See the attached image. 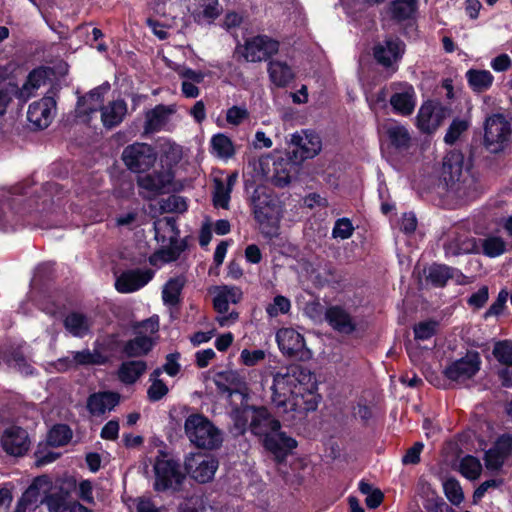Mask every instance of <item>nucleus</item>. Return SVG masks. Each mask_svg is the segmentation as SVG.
<instances>
[{
    "mask_svg": "<svg viewBox=\"0 0 512 512\" xmlns=\"http://www.w3.org/2000/svg\"><path fill=\"white\" fill-rule=\"evenodd\" d=\"M316 381L310 371L292 367L286 372L275 374L272 386V401L284 412L304 410L317 407Z\"/></svg>",
    "mask_w": 512,
    "mask_h": 512,
    "instance_id": "1",
    "label": "nucleus"
},
{
    "mask_svg": "<svg viewBox=\"0 0 512 512\" xmlns=\"http://www.w3.org/2000/svg\"><path fill=\"white\" fill-rule=\"evenodd\" d=\"M443 178L450 191L459 198L476 197L477 184L468 170H463V155L459 152L447 154L443 161Z\"/></svg>",
    "mask_w": 512,
    "mask_h": 512,
    "instance_id": "2",
    "label": "nucleus"
},
{
    "mask_svg": "<svg viewBox=\"0 0 512 512\" xmlns=\"http://www.w3.org/2000/svg\"><path fill=\"white\" fill-rule=\"evenodd\" d=\"M184 432L190 443L199 449L215 450L223 442L222 431L203 414H190L185 419Z\"/></svg>",
    "mask_w": 512,
    "mask_h": 512,
    "instance_id": "3",
    "label": "nucleus"
},
{
    "mask_svg": "<svg viewBox=\"0 0 512 512\" xmlns=\"http://www.w3.org/2000/svg\"><path fill=\"white\" fill-rule=\"evenodd\" d=\"M512 142V122L502 113L488 116L484 122L483 144L491 153L504 151Z\"/></svg>",
    "mask_w": 512,
    "mask_h": 512,
    "instance_id": "4",
    "label": "nucleus"
},
{
    "mask_svg": "<svg viewBox=\"0 0 512 512\" xmlns=\"http://www.w3.org/2000/svg\"><path fill=\"white\" fill-rule=\"evenodd\" d=\"M158 329V321L151 318L144 320L135 327V336L123 343L121 352L127 358L147 355L155 344L154 335Z\"/></svg>",
    "mask_w": 512,
    "mask_h": 512,
    "instance_id": "5",
    "label": "nucleus"
},
{
    "mask_svg": "<svg viewBox=\"0 0 512 512\" xmlns=\"http://www.w3.org/2000/svg\"><path fill=\"white\" fill-rule=\"evenodd\" d=\"M242 297L241 289L236 286H219L215 288L213 306L219 314L216 321L221 327L229 326L236 322L239 314L235 311L229 312V305L239 303Z\"/></svg>",
    "mask_w": 512,
    "mask_h": 512,
    "instance_id": "6",
    "label": "nucleus"
},
{
    "mask_svg": "<svg viewBox=\"0 0 512 512\" xmlns=\"http://www.w3.org/2000/svg\"><path fill=\"white\" fill-rule=\"evenodd\" d=\"M121 158L130 171L143 173L153 167L157 153L151 145L136 142L124 148Z\"/></svg>",
    "mask_w": 512,
    "mask_h": 512,
    "instance_id": "7",
    "label": "nucleus"
},
{
    "mask_svg": "<svg viewBox=\"0 0 512 512\" xmlns=\"http://www.w3.org/2000/svg\"><path fill=\"white\" fill-rule=\"evenodd\" d=\"M253 212L261 233L268 238L276 237L280 221L277 205L268 197H257L253 200Z\"/></svg>",
    "mask_w": 512,
    "mask_h": 512,
    "instance_id": "8",
    "label": "nucleus"
},
{
    "mask_svg": "<svg viewBox=\"0 0 512 512\" xmlns=\"http://www.w3.org/2000/svg\"><path fill=\"white\" fill-rule=\"evenodd\" d=\"M187 474L200 484L211 482L219 467L218 460L211 455L192 453L184 462Z\"/></svg>",
    "mask_w": 512,
    "mask_h": 512,
    "instance_id": "9",
    "label": "nucleus"
},
{
    "mask_svg": "<svg viewBox=\"0 0 512 512\" xmlns=\"http://www.w3.org/2000/svg\"><path fill=\"white\" fill-rule=\"evenodd\" d=\"M237 49L247 62H262L278 52L279 42L266 35H258L247 39Z\"/></svg>",
    "mask_w": 512,
    "mask_h": 512,
    "instance_id": "10",
    "label": "nucleus"
},
{
    "mask_svg": "<svg viewBox=\"0 0 512 512\" xmlns=\"http://www.w3.org/2000/svg\"><path fill=\"white\" fill-rule=\"evenodd\" d=\"M481 358L478 352H468L464 357L449 364L444 375L451 381L464 382L480 370Z\"/></svg>",
    "mask_w": 512,
    "mask_h": 512,
    "instance_id": "11",
    "label": "nucleus"
},
{
    "mask_svg": "<svg viewBox=\"0 0 512 512\" xmlns=\"http://www.w3.org/2000/svg\"><path fill=\"white\" fill-rule=\"evenodd\" d=\"M290 144L295 148L292 151L295 161L310 159L319 154L322 148L320 137L310 131H301L291 136Z\"/></svg>",
    "mask_w": 512,
    "mask_h": 512,
    "instance_id": "12",
    "label": "nucleus"
},
{
    "mask_svg": "<svg viewBox=\"0 0 512 512\" xmlns=\"http://www.w3.org/2000/svg\"><path fill=\"white\" fill-rule=\"evenodd\" d=\"M154 469L156 476L154 488L157 491L176 490L184 479V475L172 461L159 460Z\"/></svg>",
    "mask_w": 512,
    "mask_h": 512,
    "instance_id": "13",
    "label": "nucleus"
},
{
    "mask_svg": "<svg viewBox=\"0 0 512 512\" xmlns=\"http://www.w3.org/2000/svg\"><path fill=\"white\" fill-rule=\"evenodd\" d=\"M52 481L48 476H39L33 480L31 485L23 493L16 512H25L36 506L38 502L43 503L48 493L51 492Z\"/></svg>",
    "mask_w": 512,
    "mask_h": 512,
    "instance_id": "14",
    "label": "nucleus"
},
{
    "mask_svg": "<svg viewBox=\"0 0 512 512\" xmlns=\"http://www.w3.org/2000/svg\"><path fill=\"white\" fill-rule=\"evenodd\" d=\"M276 341L284 355L304 359L308 351L305 349L304 337L293 328H281L276 333Z\"/></svg>",
    "mask_w": 512,
    "mask_h": 512,
    "instance_id": "15",
    "label": "nucleus"
},
{
    "mask_svg": "<svg viewBox=\"0 0 512 512\" xmlns=\"http://www.w3.org/2000/svg\"><path fill=\"white\" fill-rule=\"evenodd\" d=\"M405 51V44L397 37H388L373 48V55L378 64L389 68L398 62Z\"/></svg>",
    "mask_w": 512,
    "mask_h": 512,
    "instance_id": "16",
    "label": "nucleus"
},
{
    "mask_svg": "<svg viewBox=\"0 0 512 512\" xmlns=\"http://www.w3.org/2000/svg\"><path fill=\"white\" fill-rule=\"evenodd\" d=\"M393 94L390 97V104L395 113L408 116L411 115L416 106L415 91L411 84H391Z\"/></svg>",
    "mask_w": 512,
    "mask_h": 512,
    "instance_id": "17",
    "label": "nucleus"
},
{
    "mask_svg": "<svg viewBox=\"0 0 512 512\" xmlns=\"http://www.w3.org/2000/svg\"><path fill=\"white\" fill-rule=\"evenodd\" d=\"M1 445L7 454L22 456L30 447L28 433L21 427L10 426L2 433Z\"/></svg>",
    "mask_w": 512,
    "mask_h": 512,
    "instance_id": "18",
    "label": "nucleus"
},
{
    "mask_svg": "<svg viewBox=\"0 0 512 512\" xmlns=\"http://www.w3.org/2000/svg\"><path fill=\"white\" fill-rule=\"evenodd\" d=\"M56 102L53 97H43L39 101L30 104L27 112V118L35 127L47 128L55 114Z\"/></svg>",
    "mask_w": 512,
    "mask_h": 512,
    "instance_id": "19",
    "label": "nucleus"
},
{
    "mask_svg": "<svg viewBox=\"0 0 512 512\" xmlns=\"http://www.w3.org/2000/svg\"><path fill=\"white\" fill-rule=\"evenodd\" d=\"M150 269H132L122 272L116 279L115 288L120 293H132L144 287L152 278Z\"/></svg>",
    "mask_w": 512,
    "mask_h": 512,
    "instance_id": "20",
    "label": "nucleus"
},
{
    "mask_svg": "<svg viewBox=\"0 0 512 512\" xmlns=\"http://www.w3.org/2000/svg\"><path fill=\"white\" fill-rule=\"evenodd\" d=\"M263 445L274 455L277 462H282L297 447V442L282 432L281 428H277L271 435L263 439Z\"/></svg>",
    "mask_w": 512,
    "mask_h": 512,
    "instance_id": "21",
    "label": "nucleus"
},
{
    "mask_svg": "<svg viewBox=\"0 0 512 512\" xmlns=\"http://www.w3.org/2000/svg\"><path fill=\"white\" fill-rule=\"evenodd\" d=\"M173 181V174L169 170L154 171L137 178L139 188L147 192V197L165 192Z\"/></svg>",
    "mask_w": 512,
    "mask_h": 512,
    "instance_id": "22",
    "label": "nucleus"
},
{
    "mask_svg": "<svg viewBox=\"0 0 512 512\" xmlns=\"http://www.w3.org/2000/svg\"><path fill=\"white\" fill-rule=\"evenodd\" d=\"M176 112L174 105H156L145 114L144 132L152 134L161 131Z\"/></svg>",
    "mask_w": 512,
    "mask_h": 512,
    "instance_id": "23",
    "label": "nucleus"
},
{
    "mask_svg": "<svg viewBox=\"0 0 512 512\" xmlns=\"http://www.w3.org/2000/svg\"><path fill=\"white\" fill-rule=\"evenodd\" d=\"M107 362V357L98 350L85 349L72 352V357H65L58 360L59 368L70 369L78 366L103 365Z\"/></svg>",
    "mask_w": 512,
    "mask_h": 512,
    "instance_id": "24",
    "label": "nucleus"
},
{
    "mask_svg": "<svg viewBox=\"0 0 512 512\" xmlns=\"http://www.w3.org/2000/svg\"><path fill=\"white\" fill-rule=\"evenodd\" d=\"M443 118V109L432 102H427L419 109L417 125L422 132L432 133L442 124Z\"/></svg>",
    "mask_w": 512,
    "mask_h": 512,
    "instance_id": "25",
    "label": "nucleus"
},
{
    "mask_svg": "<svg viewBox=\"0 0 512 512\" xmlns=\"http://www.w3.org/2000/svg\"><path fill=\"white\" fill-rule=\"evenodd\" d=\"M120 401V395L112 391L91 394L86 403L87 410L92 416H102L114 409Z\"/></svg>",
    "mask_w": 512,
    "mask_h": 512,
    "instance_id": "26",
    "label": "nucleus"
},
{
    "mask_svg": "<svg viewBox=\"0 0 512 512\" xmlns=\"http://www.w3.org/2000/svg\"><path fill=\"white\" fill-rule=\"evenodd\" d=\"M492 353L497 361L505 366L499 373L503 386L512 387V341L495 343Z\"/></svg>",
    "mask_w": 512,
    "mask_h": 512,
    "instance_id": "27",
    "label": "nucleus"
},
{
    "mask_svg": "<svg viewBox=\"0 0 512 512\" xmlns=\"http://www.w3.org/2000/svg\"><path fill=\"white\" fill-rule=\"evenodd\" d=\"M382 131L395 149L407 150L410 147L411 135L404 125L396 121L387 122L382 125Z\"/></svg>",
    "mask_w": 512,
    "mask_h": 512,
    "instance_id": "28",
    "label": "nucleus"
},
{
    "mask_svg": "<svg viewBox=\"0 0 512 512\" xmlns=\"http://www.w3.org/2000/svg\"><path fill=\"white\" fill-rule=\"evenodd\" d=\"M325 319L336 331L344 334L352 333L356 325L351 315L341 306H331L325 312Z\"/></svg>",
    "mask_w": 512,
    "mask_h": 512,
    "instance_id": "29",
    "label": "nucleus"
},
{
    "mask_svg": "<svg viewBox=\"0 0 512 512\" xmlns=\"http://www.w3.org/2000/svg\"><path fill=\"white\" fill-rule=\"evenodd\" d=\"M277 428H281L280 422L273 418L265 408L255 411L250 424L253 434L264 439L276 431Z\"/></svg>",
    "mask_w": 512,
    "mask_h": 512,
    "instance_id": "30",
    "label": "nucleus"
},
{
    "mask_svg": "<svg viewBox=\"0 0 512 512\" xmlns=\"http://www.w3.org/2000/svg\"><path fill=\"white\" fill-rule=\"evenodd\" d=\"M444 247L446 254L451 256L478 251L475 239L470 237L467 233L452 235Z\"/></svg>",
    "mask_w": 512,
    "mask_h": 512,
    "instance_id": "31",
    "label": "nucleus"
},
{
    "mask_svg": "<svg viewBox=\"0 0 512 512\" xmlns=\"http://www.w3.org/2000/svg\"><path fill=\"white\" fill-rule=\"evenodd\" d=\"M147 364L143 360H128L121 363L117 371V377L125 385L136 383L146 372Z\"/></svg>",
    "mask_w": 512,
    "mask_h": 512,
    "instance_id": "32",
    "label": "nucleus"
},
{
    "mask_svg": "<svg viewBox=\"0 0 512 512\" xmlns=\"http://www.w3.org/2000/svg\"><path fill=\"white\" fill-rule=\"evenodd\" d=\"M267 71L270 81L277 87H286L295 78V73L292 67L284 61H270L268 63Z\"/></svg>",
    "mask_w": 512,
    "mask_h": 512,
    "instance_id": "33",
    "label": "nucleus"
},
{
    "mask_svg": "<svg viewBox=\"0 0 512 512\" xmlns=\"http://www.w3.org/2000/svg\"><path fill=\"white\" fill-rule=\"evenodd\" d=\"M127 113V104L123 100H116L101 108V120L106 128L119 125Z\"/></svg>",
    "mask_w": 512,
    "mask_h": 512,
    "instance_id": "34",
    "label": "nucleus"
},
{
    "mask_svg": "<svg viewBox=\"0 0 512 512\" xmlns=\"http://www.w3.org/2000/svg\"><path fill=\"white\" fill-rule=\"evenodd\" d=\"M237 175H229L225 181L216 178L214 180V192H213V203L215 207L223 209L229 208V202L231 198V192L236 182Z\"/></svg>",
    "mask_w": 512,
    "mask_h": 512,
    "instance_id": "35",
    "label": "nucleus"
},
{
    "mask_svg": "<svg viewBox=\"0 0 512 512\" xmlns=\"http://www.w3.org/2000/svg\"><path fill=\"white\" fill-rule=\"evenodd\" d=\"M466 79L470 88L477 93L490 89L494 77L488 70L470 69L466 72Z\"/></svg>",
    "mask_w": 512,
    "mask_h": 512,
    "instance_id": "36",
    "label": "nucleus"
},
{
    "mask_svg": "<svg viewBox=\"0 0 512 512\" xmlns=\"http://www.w3.org/2000/svg\"><path fill=\"white\" fill-rule=\"evenodd\" d=\"M90 319L82 313L72 312L64 319V327L75 337H83L91 328Z\"/></svg>",
    "mask_w": 512,
    "mask_h": 512,
    "instance_id": "37",
    "label": "nucleus"
},
{
    "mask_svg": "<svg viewBox=\"0 0 512 512\" xmlns=\"http://www.w3.org/2000/svg\"><path fill=\"white\" fill-rule=\"evenodd\" d=\"M214 382L219 390L230 394L239 391L243 385L242 378L233 370L218 372L214 377Z\"/></svg>",
    "mask_w": 512,
    "mask_h": 512,
    "instance_id": "38",
    "label": "nucleus"
},
{
    "mask_svg": "<svg viewBox=\"0 0 512 512\" xmlns=\"http://www.w3.org/2000/svg\"><path fill=\"white\" fill-rule=\"evenodd\" d=\"M46 81V72L43 69H35L29 73L27 81L19 88V100L26 102L34 94V91Z\"/></svg>",
    "mask_w": 512,
    "mask_h": 512,
    "instance_id": "39",
    "label": "nucleus"
},
{
    "mask_svg": "<svg viewBox=\"0 0 512 512\" xmlns=\"http://www.w3.org/2000/svg\"><path fill=\"white\" fill-rule=\"evenodd\" d=\"M185 285V278L177 276L171 278L163 287L162 299L163 302L170 306H175L180 301V294Z\"/></svg>",
    "mask_w": 512,
    "mask_h": 512,
    "instance_id": "40",
    "label": "nucleus"
},
{
    "mask_svg": "<svg viewBox=\"0 0 512 512\" xmlns=\"http://www.w3.org/2000/svg\"><path fill=\"white\" fill-rule=\"evenodd\" d=\"M104 97L102 88L98 87L84 96L78 104L80 114L90 115L102 108Z\"/></svg>",
    "mask_w": 512,
    "mask_h": 512,
    "instance_id": "41",
    "label": "nucleus"
},
{
    "mask_svg": "<svg viewBox=\"0 0 512 512\" xmlns=\"http://www.w3.org/2000/svg\"><path fill=\"white\" fill-rule=\"evenodd\" d=\"M417 9V0H395L390 5L393 19L404 21L411 18Z\"/></svg>",
    "mask_w": 512,
    "mask_h": 512,
    "instance_id": "42",
    "label": "nucleus"
},
{
    "mask_svg": "<svg viewBox=\"0 0 512 512\" xmlns=\"http://www.w3.org/2000/svg\"><path fill=\"white\" fill-rule=\"evenodd\" d=\"M211 147L213 153L222 159L231 158L235 154V148L232 140L222 134H216L211 139Z\"/></svg>",
    "mask_w": 512,
    "mask_h": 512,
    "instance_id": "43",
    "label": "nucleus"
},
{
    "mask_svg": "<svg viewBox=\"0 0 512 512\" xmlns=\"http://www.w3.org/2000/svg\"><path fill=\"white\" fill-rule=\"evenodd\" d=\"M19 99V87L13 81L0 83V117L6 113L13 98Z\"/></svg>",
    "mask_w": 512,
    "mask_h": 512,
    "instance_id": "44",
    "label": "nucleus"
},
{
    "mask_svg": "<svg viewBox=\"0 0 512 512\" xmlns=\"http://www.w3.org/2000/svg\"><path fill=\"white\" fill-rule=\"evenodd\" d=\"M451 277V269L445 265L433 264L427 270V280L435 286H444Z\"/></svg>",
    "mask_w": 512,
    "mask_h": 512,
    "instance_id": "45",
    "label": "nucleus"
},
{
    "mask_svg": "<svg viewBox=\"0 0 512 512\" xmlns=\"http://www.w3.org/2000/svg\"><path fill=\"white\" fill-rule=\"evenodd\" d=\"M160 374V369L154 370L151 374L152 383L147 390V396L148 399L153 402L161 400L169 391L167 385L162 380L158 379Z\"/></svg>",
    "mask_w": 512,
    "mask_h": 512,
    "instance_id": "46",
    "label": "nucleus"
},
{
    "mask_svg": "<svg viewBox=\"0 0 512 512\" xmlns=\"http://www.w3.org/2000/svg\"><path fill=\"white\" fill-rule=\"evenodd\" d=\"M483 254L494 258L502 255L506 251V242L498 236H488L481 243Z\"/></svg>",
    "mask_w": 512,
    "mask_h": 512,
    "instance_id": "47",
    "label": "nucleus"
},
{
    "mask_svg": "<svg viewBox=\"0 0 512 512\" xmlns=\"http://www.w3.org/2000/svg\"><path fill=\"white\" fill-rule=\"evenodd\" d=\"M72 437L71 429L67 425H55L48 434L49 445L59 447L67 444Z\"/></svg>",
    "mask_w": 512,
    "mask_h": 512,
    "instance_id": "48",
    "label": "nucleus"
},
{
    "mask_svg": "<svg viewBox=\"0 0 512 512\" xmlns=\"http://www.w3.org/2000/svg\"><path fill=\"white\" fill-rule=\"evenodd\" d=\"M196 14L208 21H212L220 14L218 0H195Z\"/></svg>",
    "mask_w": 512,
    "mask_h": 512,
    "instance_id": "49",
    "label": "nucleus"
},
{
    "mask_svg": "<svg viewBox=\"0 0 512 512\" xmlns=\"http://www.w3.org/2000/svg\"><path fill=\"white\" fill-rule=\"evenodd\" d=\"M482 471L480 461L473 456H466L460 462V472L468 479H477Z\"/></svg>",
    "mask_w": 512,
    "mask_h": 512,
    "instance_id": "50",
    "label": "nucleus"
},
{
    "mask_svg": "<svg viewBox=\"0 0 512 512\" xmlns=\"http://www.w3.org/2000/svg\"><path fill=\"white\" fill-rule=\"evenodd\" d=\"M443 489L445 496L453 505H460L464 500L463 490L456 479H447L443 484Z\"/></svg>",
    "mask_w": 512,
    "mask_h": 512,
    "instance_id": "51",
    "label": "nucleus"
},
{
    "mask_svg": "<svg viewBox=\"0 0 512 512\" xmlns=\"http://www.w3.org/2000/svg\"><path fill=\"white\" fill-rule=\"evenodd\" d=\"M290 308V300L282 295H278L274 297L273 302L266 307V312L270 317H277L279 314L288 313Z\"/></svg>",
    "mask_w": 512,
    "mask_h": 512,
    "instance_id": "52",
    "label": "nucleus"
},
{
    "mask_svg": "<svg viewBox=\"0 0 512 512\" xmlns=\"http://www.w3.org/2000/svg\"><path fill=\"white\" fill-rule=\"evenodd\" d=\"M438 323L436 321H424L414 326V335L417 340H427L435 335Z\"/></svg>",
    "mask_w": 512,
    "mask_h": 512,
    "instance_id": "53",
    "label": "nucleus"
},
{
    "mask_svg": "<svg viewBox=\"0 0 512 512\" xmlns=\"http://www.w3.org/2000/svg\"><path fill=\"white\" fill-rule=\"evenodd\" d=\"M468 128V122L465 120H454L448 128V131L444 137V141L447 144H454L460 137V135Z\"/></svg>",
    "mask_w": 512,
    "mask_h": 512,
    "instance_id": "54",
    "label": "nucleus"
},
{
    "mask_svg": "<svg viewBox=\"0 0 512 512\" xmlns=\"http://www.w3.org/2000/svg\"><path fill=\"white\" fill-rule=\"evenodd\" d=\"M354 227L348 218H341L335 222L332 235L334 238L348 239L352 236Z\"/></svg>",
    "mask_w": 512,
    "mask_h": 512,
    "instance_id": "55",
    "label": "nucleus"
},
{
    "mask_svg": "<svg viewBox=\"0 0 512 512\" xmlns=\"http://www.w3.org/2000/svg\"><path fill=\"white\" fill-rule=\"evenodd\" d=\"M288 166H291L290 163H282L279 162L275 164V172H274V183L279 187H284L291 182V175L289 172Z\"/></svg>",
    "mask_w": 512,
    "mask_h": 512,
    "instance_id": "56",
    "label": "nucleus"
},
{
    "mask_svg": "<svg viewBox=\"0 0 512 512\" xmlns=\"http://www.w3.org/2000/svg\"><path fill=\"white\" fill-rule=\"evenodd\" d=\"M50 512H64L67 509L66 495L48 493L44 501Z\"/></svg>",
    "mask_w": 512,
    "mask_h": 512,
    "instance_id": "57",
    "label": "nucleus"
},
{
    "mask_svg": "<svg viewBox=\"0 0 512 512\" xmlns=\"http://www.w3.org/2000/svg\"><path fill=\"white\" fill-rule=\"evenodd\" d=\"M507 458L497 452L495 449L490 448L484 457L485 466L488 470H499Z\"/></svg>",
    "mask_w": 512,
    "mask_h": 512,
    "instance_id": "58",
    "label": "nucleus"
},
{
    "mask_svg": "<svg viewBox=\"0 0 512 512\" xmlns=\"http://www.w3.org/2000/svg\"><path fill=\"white\" fill-rule=\"evenodd\" d=\"M249 112L244 107L232 106L227 110L226 121L231 125H239L244 120L248 119Z\"/></svg>",
    "mask_w": 512,
    "mask_h": 512,
    "instance_id": "59",
    "label": "nucleus"
},
{
    "mask_svg": "<svg viewBox=\"0 0 512 512\" xmlns=\"http://www.w3.org/2000/svg\"><path fill=\"white\" fill-rule=\"evenodd\" d=\"M265 357V352L260 349L253 351L244 349L240 354V360L246 366H254L259 362L263 361Z\"/></svg>",
    "mask_w": 512,
    "mask_h": 512,
    "instance_id": "60",
    "label": "nucleus"
},
{
    "mask_svg": "<svg viewBox=\"0 0 512 512\" xmlns=\"http://www.w3.org/2000/svg\"><path fill=\"white\" fill-rule=\"evenodd\" d=\"M504 483V480L501 478L497 479H490L487 481H484L474 492L473 494V500L475 503L480 501L486 492H488L490 489H497L501 487Z\"/></svg>",
    "mask_w": 512,
    "mask_h": 512,
    "instance_id": "61",
    "label": "nucleus"
},
{
    "mask_svg": "<svg viewBox=\"0 0 512 512\" xmlns=\"http://www.w3.org/2000/svg\"><path fill=\"white\" fill-rule=\"evenodd\" d=\"M164 209L168 212L183 213L187 210V203L183 197L171 195L165 201Z\"/></svg>",
    "mask_w": 512,
    "mask_h": 512,
    "instance_id": "62",
    "label": "nucleus"
},
{
    "mask_svg": "<svg viewBox=\"0 0 512 512\" xmlns=\"http://www.w3.org/2000/svg\"><path fill=\"white\" fill-rule=\"evenodd\" d=\"M177 73L182 81L192 83H201L205 78V74L202 71L193 70L188 67H179Z\"/></svg>",
    "mask_w": 512,
    "mask_h": 512,
    "instance_id": "63",
    "label": "nucleus"
},
{
    "mask_svg": "<svg viewBox=\"0 0 512 512\" xmlns=\"http://www.w3.org/2000/svg\"><path fill=\"white\" fill-rule=\"evenodd\" d=\"M492 448L507 458L512 455V437L509 435H502L497 439Z\"/></svg>",
    "mask_w": 512,
    "mask_h": 512,
    "instance_id": "64",
    "label": "nucleus"
}]
</instances>
